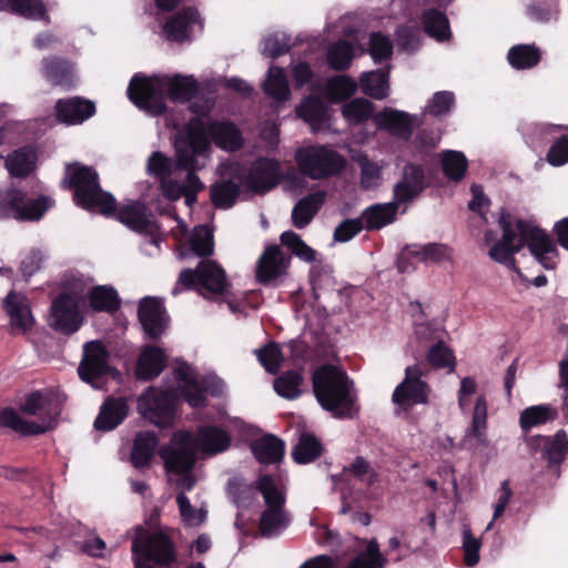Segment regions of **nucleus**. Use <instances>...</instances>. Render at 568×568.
Here are the masks:
<instances>
[{
    "label": "nucleus",
    "instance_id": "bf43d9fd",
    "mask_svg": "<svg viewBox=\"0 0 568 568\" xmlns=\"http://www.w3.org/2000/svg\"><path fill=\"white\" fill-rule=\"evenodd\" d=\"M342 112L347 122L358 124L372 115L373 104L364 98H357L344 104Z\"/></svg>",
    "mask_w": 568,
    "mask_h": 568
},
{
    "label": "nucleus",
    "instance_id": "6ab92c4d",
    "mask_svg": "<svg viewBox=\"0 0 568 568\" xmlns=\"http://www.w3.org/2000/svg\"><path fill=\"white\" fill-rule=\"evenodd\" d=\"M187 132L203 134L210 143V139L221 149L235 151L243 144L239 129L230 122L202 123L201 130L190 129Z\"/></svg>",
    "mask_w": 568,
    "mask_h": 568
},
{
    "label": "nucleus",
    "instance_id": "5701e85b",
    "mask_svg": "<svg viewBox=\"0 0 568 568\" xmlns=\"http://www.w3.org/2000/svg\"><path fill=\"white\" fill-rule=\"evenodd\" d=\"M41 72L50 84L64 90L75 88L78 82L73 65L68 60L59 57H47L42 59Z\"/></svg>",
    "mask_w": 568,
    "mask_h": 568
},
{
    "label": "nucleus",
    "instance_id": "09e8293b",
    "mask_svg": "<svg viewBox=\"0 0 568 568\" xmlns=\"http://www.w3.org/2000/svg\"><path fill=\"white\" fill-rule=\"evenodd\" d=\"M544 442V454L551 463L562 460L568 446V438L565 430H558L554 437L535 436L532 444Z\"/></svg>",
    "mask_w": 568,
    "mask_h": 568
},
{
    "label": "nucleus",
    "instance_id": "e433bc0d",
    "mask_svg": "<svg viewBox=\"0 0 568 568\" xmlns=\"http://www.w3.org/2000/svg\"><path fill=\"white\" fill-rule=\"evenodd\" d=\"M158 437L153 432H140L136 434L131 452V463L140 468L148 466L154 456Z\"/></svg>",
    "mask_w": 568,
    "mask_h": 568
},
{
    "label": "nucleus",
    "instance_id": "4d7b16f0",
    "mask_svg": "<svg viewBox=\"0 0 568 568\" xmlns=\"http://www.w3.org/2000/svg\"><path fill=\"white\" fill-rule=\"evenodd\" d=\"M281 244L286 246L298 258L307 263H312L316 260V252L293 231L282 233Z\"/></svg>",
    "mask_w": 568,
    "mask_h": 568
},
{
    "label": "nucleus",
    "instance_id": "2f4dec72",
    "mask_svg": "<svg viewBox=\"0 0 568 568\" xmlns=\"http://www.w3.org/2000/svg\"><path fill=\"white\" fill-rule=\"evenodd\" d=\"M196 447L204 454L213 456L226 450L231 445V436L216 426H203L197 430Z\"/></svg>",
    "mask_w": 568,
    "mask_h": 568
},
{
    "label": "nucleus",
    "instance_id": "ddd939ff",
    "mask_svg": "<svg viewBox=\"0 0 568 568\" xmlns=\"http://www.w3.org/2000/svg\"><path fill=\"white\" fill-rule=\"evenodd\" d=\"M184 287H197L206 290L209 293L221 294L227 286L225 272L213 261H202L195 271L190 268L180 273L176 285L172 293L176 295Z\"/></svg>",
    "mask_w": 568,
    "mask_h": 568
},
{
    "label": "nucleus",
    "instance_id": "c9c22d12",
    "mask_svg": "<svg viewBox=\"0 0 568 568\" xmlns=\"http://www.w3.org/2000/svg\"><path fill=\"white\" fill-rule=\"evenodd\" d=\"M255 458L262 464H274L284 456V443L273 435L263 436L251 445Z\"/></svg>",
    "mask_w": 568,
    "mask_h": 568
},
{
    "label": "nucleus",
    "instance_id": "58836bf2",
    "mask_svg": "<svg viewBox=\"0 0 568 568\" xmlns=\"http://www.w3.org/2000/svg\"><path fill=\"white\" fill-rule=\"evenodd\" d=\"M397 203L376 204L366 209L361 220L367 230H379L395 220Z\"/></svg>",
    "mask_w": 568,
    "mask_h": 568
},
{
    "label": "nucleus",
    "instance_id": "f257e3e1",
    "mask_svg": "<svg viewBox=\"0 0 568 568\" xmlns=\"http://www.w3.org/2000/svg\"><path fill=\"white\" fill-rule=\"evenodd\" d=\"M174 149V160L156 151L150 155L146 164L149 174L160 180L163 194L171 200L181 197L184 187L181 184L182 173L203 166L197 158L207 155L210 144L203 134L181 132L175 139Z\"/></svg>",
    "mask_w": 568,
    "mask_h": 568
},
{
    "label": "nucleus",
    "instance_id": "13d9d810",
    "mask_svg": "<svg viewBox=\"0 0 568 568\" xmlns=\"http://www.w3.org/2000/svg\"><path fill=\"white\" fill-rule=\"evenodd\" d=\"M353 55V47L346 40H339L333 43L327 51L328 63L331 68L336 70H344L348 68Z\"/></svg>",
    "mask_w": 568,
    "mask_h": 568
},
{
    "label": "nucleus",
    "instance_id": "f03ea898",
    "mask_svg": "<svg viewBox=\"0 0 568 568\" xmlns=\"http://www.w3.org/2000/svg\"><path fill=\"white\" fill-rule=\"evenodd\" d=\"M503 237L489 250L491 260L510 268H516L514 255L527 245L536 260L547 270L557 264V247L550 237L531 222L517 220L511 224L505 216L500 217Z\"/></svg>",
    "mask_w": 568,
    "mask_h": 568
},
{
    "label": "nucleus",
    "instance_id": "7ed1b4c3",
    "mask_svg": "<svg viewBox=\"0 0 568 568\" xmlns=\"http://www.w3.org/2000/svg\"><path fill=\"white\" fill-rule=\"evenodd\" d=\"M197 91L193 77L175 74L143 77L135 74L128 87L129 99L141 110L151 115L165 112V94L172 101L184 102Z\"/></svg>",
    "mask_w": 568,
    "mask_h": 568
},
{
    "label": "nucleus",
    "instance_id": "e2e57ef3",
    "mask_svg": "<svg viewBox=\"0 0 568 568\" xmlns=\"http://www.w3.org/2000/svg\"><path fill=\"white\" fill-rule=\"evenodd\" d=\"M176 504L179 506L181 518L186 526L196 527L204 523L206 511L202 508H193L184 493H180L176 496Z\"/></svg>",
    "mask_w": 568,
    "mask_h": 568
},
{
    "label": "nucleus",
    "instance_id": "b1692460",
    "mask_svg": "<svg viewBox=\"0 0 568 568\" xmlns=\"http://www.w3.org/2000/svg\"><path fill=\"white\" fill-rule=\"evenodd\" d=\"M230 179L223 178L221 181L211 186V200L219 209H229L234 205L239 194L240 186L243 185L240 178L241 165L239 163H231L227 166Z\"/></svg>",
    "mask_w": 568,
    "mask_h": 568
},
{
    "label": "nucleus",
    "instance_id": "3c124183",
    "mask_svg": "<svg viewBox=\"0 0 568 568\" xmlns=\"http://www.w3.org/2000/svg\"><path fill=\"white\" fill-rule=\"evenodd\" d=\"M386 564L385 557L379 550L376 539H371L364 551L359 552L346 568H384Z\"/></svg>",
    "mask_w": 568,
    "mask_h": 568
},
{
    "label": "nucleus",
    "instance_id": "864d4df0",
    "mask_svg": "<svg viewBox=\"0 0 568 568\" xmlns=\"http://www.w3.org/2000/svg\"><path fill=\"white\" fill-rule=\"evenodd\" d=\"M302 382L303 378L300 373L290 371L275 378L274 389L280 396L286 399H295L302 393Z\"/></svg>",
    "mask_w": 568,
    "mask_h": 568
},
{
    "label": "nucleus",
    "instance_id": "f704fd0d",
    "mask_svg": "<svg viewBox=\"0 0 568 568\" xmlns=\"http://www.w3.org/2000/svg\"><path fill=\"white\" fill-rule=\"evenodd\" d=\"M128 415V405L125 399H108L101 407L98 417L94 420V427L99 430H112L120 425Z\"/></svg>",
    "mask_w": 568,
    "mask_h": 568
},
{
    "label": "nucleus",
    "instance_id": "f8f14e48",
    "mask_svg": "<svg viewBox=\"0 0 568 568\" xmlns=\"http://www.w3.org/2000/svg\"><path fill=\"white\" fill-rule=\"evenodd\" d=\"M196 443L189 432H176L170 443L160 452L169 473L184 474L191 471L196 460Z\"/></svg>",
    "mask_w": 568,
    "mask_h": 568
},
{
    "label": "nucleus",
    "instance_id": "412c9836",
    "mask_svg": "<svg viewBox=\"0 0 568 568\" xmlns=\"http://www.w3.org/2000/svg\"><path fill=\"white\" fill-rule=\"evenodd\" d=\"M139 320L150 338H158L168 326V315L160 300L144 297L139 305Z\"/></svg>",
    "mask_w": 568,
    "mask_h": 568
},
{
    "label": "nucleus",
    "instance_id": "cd10ccee",
    "mask_svg": "<svg viewBox=\"0 0 568 568\" xmlns=\"http://www.w3.org/2000/svg\"><path fill=\"white\" fill-rule=\"evenodd\" d=\"M487 402L485 396L476 398L471 423L464 436V445L468 448L486 447L487 440Z\"/></svg>",
    "mask_w": 568,
    "mask_h": 568
},
{
    "label": "nucleus",
    "instance_id": "a19ab883",
    "mask_svg": "<svg viewBox=\"0 0 568 568\" xmlns=\"http://www.w3.org/2000/svg\"><path fill=\"white\" fill-rule=\"evenodd\" d=\"M7 8L30 20H40L50 23V16L42 0H8Z\"/></svg>",
    "mask_w": 568,
    "mask_h": 568
},
{
    "label": "nucleus",
    "instance_id": "0e129e2a",
    "mask_svg": "<svg viewBox=\"0 0 568 568\" xmlns=\"http://www.w3.org/2000/svg\"><path fill=\"white\" fill-rule=\"evenodd\" d=\"M455 104V95L452 91L436 92L426 105V112L434 116H443L450 112Z\"/></svg>",
    "mask_w": 568,
    "mask_h": 568
},
{
    "label": "nucleus",
    "instance_id": "c85d7f7f",
    "mask_svg": "<svg viewBox=\"0 0 568 568\" xmlns=\"http://www.w3.org/2000/svg\"><path fill=\"white\" fill-rule=\"evenodd\" d=\"M413 120L408 113L392 108H386L374 115V122L379 129L405 140L412 135Z\"/></svg>",
    "mask_w": 568,
    "mask_h": 568
},
{
    "label": "nucleus",
    "instance_id": "603ef678",
    "mask_svg": "<svg viewBox=\"0 0 568 568\" xmlns=\"http://www.w3.org/2000/svg\"><path fill=\"white\" fill-rule=\"evenodd\" d=\"M357 83L347 75H335L326 81L325 90L331 101L345 100L353 95Z\"/></svg>",
    "mask_w": 568,
    "mask_h": 568
},
{
    "label": "nucleus",
    "instance_id": "69168bd1",
    "mask_svg": "<svg viewBox=\"0 0 568 568\" xmlns=\"http://www.w3.org/2000/svg\"><path fill=\"white\" fill-rule=\"evenodd\" d=\"M345 471H349L357 480L366 486H372L377 480V473L363 457L357 456Z\"/></svg>",
    "mask_w": 568,
    "mask_h": 568
},
{
    "label": "nucleus",
    "instance_id": "c756f323",
    "mask_svg": "<svg viewBox=\"0 0 568 568\" xmlns=\"http://www.w3.org/2000/svg\"><path fill=\"white\" fill-rule=\"evenodd\" d=\"M405 258H415L423 263H440L450 258V248L445 244L438 243L408 245L398 260V268L400 272L406 271V266H404Z\"/></svg>",
    "mask_w": 568,
    "mask_h": 568
},
{
    "label": "nucleus",
    "instance_id": "a18cd8bd",
    "mask_svg": "<svg viewBox=\"0 0 568 568\" xmlns=\"http://www.w3.org/2000/svg\"><path fill=\"white\" fill-rule=\"evenodd\" d=\"M264 92L276 101H286L291 92L284 71L280 67L268 69L267 79L264 82Z\"/></svg>",
    "mask_w": 568,
    "mask_h": 568
},
{
    "label": "nucleus",
    "instance_id": "9d476101",
    "mask_svg": "<svg viewBox=\"0 0 568 568\" xmlns=\"http://www.w3.org/2000/svg\"><path fill=\"white\" fill-rule=\"evenodd\" d=\"M132 556L142 557L146 562L160 567H170L176 561V552L170 538L163 532L149 534L144 528L136 527L132 542Z\"/></svg>",
    "mask_w": 568,
    "mask_h": 568
},
{
    "label": "nucleus",
    "instance_id": "4be33fe9",
    "mask_svg": "<svg viewBox=\"0 0 568 568\" xmlns=\"http://www.w3.org/2000/svg\"><path fill=\"white\" fill-rule=\"evenodd\" d=\"M196 28L202 29L199 13L189 8L172 16L164 24L163 32L169 41L181 43L190 40Z\"/></svg>",
    "mask_w": 568,
    "mask_h": 568
},
{
    "label": "nucleus",
    "instance_id": "423d86ee",
    "mask_svg": "<svg viewBox=\"0 0 568 568\" xmlns=\"http://www.w3.org/2000/svg\"><path fill=\"white\" fill-rule=\"evenodd\" d=\"M62 183L74 191V201L79 206L104 215L115 212V199L100 187L94 169L78 162L68 164Z\"/></svg>",
    "mask_w": 568,
    "mask_h": 568
},
{
    "label": "nucleus",
    "instance_id": "393cba45",
    "mask_svg": "<svg viewBox=\"0 0 568 568\" xmlns=\"http://www.w3.org/2000/svg\"><path fill=\"white\" fill-rule=\"evenodd\" d=\"M6 312L10 318L11 329L14 334H24L33 325L29 302L22 294L10 292L3 301Z\"/></svg>",
    "mask_w": 568,
    "mask_h": 568
},
{
    "label": "nucleus",
    "instance_id": "dca6fc26",
    "mask_svg": "<svg viewBox=\"0 0 568 568\" xmlns=\"http://www.w3.org/2000/svg\"><path fill=\"white\" fill-rule=\"evenodd\" d=\"M424 373V369L419 365L406 367L405 378L396 386L392 396L396 405L406 408L427 403L429 388L427 384L422 381Z\"/></svg>",
    "mask_w": 568,
    "mask_h": 568
},
{
    "label": "nucleus",
    "instance_id": "79ce46f5",
    "mask_svg": "<svg viewBox=\"0 0 568 568\" xmlns=\"http://www.w3.org/2000/svg\"><path fill=\"white\" fill-rule=\"evenodd\" d=\"M361 87L364 93L376 99H385L388 94V73L384 70L363 73Z\"/></svg>",
    "mask_w": 568,
    "mask_h": 568
},
{
    "label": "nucleus",
    "instance_id": "473e14b6",
    "mask_svg": "<svg viewBox=\"0 0 568 568\" xmlns=\"http://www.w3.org/2000/svg\"><path fill=\"white\" fill-rule=\"evenodd\" d=\"M166 364L164 352L156 346H146L140 354L136 376L143 381H150L159 376Z\"/></svg>",
    "mask_w": 568,
    "mask_h": 568
},
{
    "label": "nucleus",
    "instance_id": "1a4fd4ad",
    "mask_svg": "<svg viewBox=\"0 0 568 568\" xmlns=\"http://www.w3.org/2000/svg\"><path fill=\"white\" fill-rule=\"evenodd\" d=\"M174 375L179 382V389L192 407L205 405L206 394L217 396L223 392L224 383L215 376L197 377L194 369L183 363L176 366Z\"/></svg>",
    "mask_w": 568,
    "mask_h": 568
},
{
    "label": "nucleus",
    "instance_id": "de8ad7c7",
    "mask_svg": "<svg viewBox=\"0 0 568 568\" xmlns=\"http://www.w3.org/2000/svg\"><path fill=\"white\" fill-rule=\"evenodd\" d=\"M322 452V445L314 435L302 434L293 448L292 456L297 464H307L316 459Z\"/></svg>",
    "mask_w": 568,
    "mask_h": 568
},
{
    "label": "nucleus",
    "instance_id": "37998d69",
    "mask_svg": "<svg viewBox=\"0 0 568 568\" xmlns=\"http://www.w3.org/2000/svg\"><path fill=\"white\" fill-rule=\"evenodd\" d=\"M423 26L424 31L437 41H444L450 37L448 19L443 12L436 9L424 12Z\"/></svg>",
    "mask_w": 568,
    "mask_h": 568
},
{
    "label": "nucleus",
    "instance_id": "774afa93",
    "mask_svg": "<svg viewBox=\"0 0 568 568\" xmlns=\"http://www.w3.org/2000/svg\"><path fill=\"white\" fill-rule=\"evenodd\" d=\"M369 53L375 62L390 58L393 44L388 37L377 32L371 36Z\"/></svg>",
    "mask_w": 568,
    "mask_h": 568
},
{
    "label": "nucleus",
    "instance_id": "4468645a",
    "mask_svg": "<svg viewBox=\"0 0 568 568\" xmlns=\"http://www.w3.org/2000/svg\"><path fill=\"white\" fill-rule=\"evenodd\" d=\"M82 298V291L59 294L51 305L50 326L63 334L77 332L82 324V317L79 312V301Z\"/></svg>",
    "mask_w": 568,
    "mask_h": 568
},
{
    "label": "nucleus",
    "instance_id": "0eeeda50",
    "mask_svg": "<svg viewBox=\"0 0 568 568\" xmlns=\"http://www.w3.org/2000/svg\"><path fill=\"white\" fill-rule=\"evenodd\" d=\"M257 488L265 503V509L260 517L258 532L264 538H275L291 523V516L285 509V496L275 480L268 475H263L258 478Z\"/></svg>",
    "mask_w": 568,
    "mask_h": 568
},
{
    "label": "nucleus",
    "instance_id": "bb28decb",
    "mask_svg": "<svg viewBox=\"0 0 568 568\" xmlns=\"http://www.w3.org/2000/svg\"><path fill=\"white\" fill-rule=\"evenodd\" d=\"M57 118L60 122L67 124H80L93 116L95 105L92 101L73 97L60 99L55 104Z\"/></svg>",
    "mask_w": 568,
    "mask_h": 568
},
{
    "label": "nucleus",
    "instance_id": "6e6d98bb",
    "mask_svg": "<svg viewBox=\"0 0 568 568\" xmlns=\"http://www.w3.org/2000/svg\"><path fill=\"white\" fill-rule=\"evenodd\" d=\"M353 160L361 168V185L362 187L369 190L376 187L381 182V166L369 161L367 155L358 153L353 155Z\"/></svg>",
    "mask_w": 568,
    "mask_h": 568
},
{
    "label": "nucleus",
    "instance_id": "4c0bfd02",
    "mask_svg": "<svg viewBox=\"0 0 568 568\" xmlns=\"http://www.w3.org/2000/svg\"><path fill=\"white\" fill-rule=\"evenodd\" d=\"M324 197L323 192H317L300 200L292 211L293 225L297 229L305 227L322 206Z\"/></svg>",
    "mask_w": 568,
    "mask_h": 568
},
{
    "label": "nucleus",
    "instance_id": "a211bd4d",
    "mask_svg": "<svg viewBox=\"0 0 568 568\" xmlns=\"http://www.w3.org/2000/svg\"><path fill=\"white\" fill-rule=\"evenodd\" d=\"M240 178L243 185L247 189L254 192L264 193L273 189L278 183V162L271 159H258L247 171H244L241 166Z\"/></svg>",
    "mask_w": 568,
    "mask_h": 568
},
{
    "label": "nucleus",
    "instance_id": "052dcab7",
    "mask_svg": "<svg viewBox=\"0 0 568 568\" xmlns=\"http://www.w3.org/2000/svg\"><path fill=\"white\" fill-rule=\"evenodd\" d=\"M191 246L199 256H209L214 250L213 233L206 225H197L191 235Z\"/></svg>",
    "mask_w": 568,
    "mask_h": 568
},
{
    "label": "nucleus",
    "instance_id": "c03bdc74",
    "mask_svg": "<svg viewBox=\"0 0 568 568\" xmlns=\"http://www.w3.org/2000/svg\"><path fill=\"white\" fill-rule=\"evenodd\" d=\"M36 166V155L31 150L20 149L8 155L6 168L16 178L29 175Z\"/></svg>",
    "mask_w": 568,
    "mask_h": 568
},
{
    "label": "nucleus",
    "instance_id": "aec40b11",
    "mask_svg": "<svg viewBox=\"0 0 568 568\" xmlns=\"http://www.w3.org/2000/svg\"><path fill=\"white\" fill-rule=\"evenodd\" d=\"M288 263L290 257L278 245H267L257 261L256 277L263 284H271L285 273Z\"/></svg>",
    "mask_w": 568,
    "mask_h": 568
},
{
    "label": "nucleus",
    "instance_id": "39448f33",
    "mask_svg": "<svg viewBox=\"0 0 568 568\" xmlns=\"http://www.w3.org/2000/svg\"><path fill=\"white\" fill-rule=\"evenodd\" d=\"M64 396L58 390H37L30 393L20 409L22 413L38 417L37 422L27 420L16 410H0V426L11 428L22 435H39L55 427L61 414Z\"/></svg>",
    "mask_w": 568,
    "mask_h": 568
},
{
    "label": "nucleus",
    "instance_id": "a878e982",
    "mask_svg": "<svg viewBox=\"0 0 568 568\" xmlns=\"http://www.w3.org/2000/svg\"><path fill=\"white\" fill-rule=\"evenodd\" d=\"M425 185L422 166L407 164L404 166L402 180L394 186V201L397 204L409 202L422 193Z\"/></svg>",
    "mask_w": 568,
    "mask_h": 568
},
{
    "label": "nucleus",
    "instance_id": "9b49d317",
    "mask_svg": "<svg viewBox=\"0 0 568 568\" xmlns=\"http://www.w3.org/2000/svg\"><path fill=\"white\" fill-rule=\"evenodd\" d=\"M53 204L48 196L27 200L19 190L10 189L0 192V220L37 221Z\"/></svg>",
    "mask_w": 568,
    "mask_h": 568
},
{
    "label": "nucleus",
    "instance_id": "2eb2a0df",
    "mask_svg": "<svg viewBox=\"0 0 568 568\" xmlns=\"http://www.w3.org/2000/svg\"><path fill=\"white\" fill-rule=\"evenodd\" d=\"M139 413L159 427H169L174 419V403L166 392L150 388L138 399Z\"/></svg>",
    "mask_w": 568,
    "mask_h": 568
},
{
    "label": "nucleus",
    "instance_id": "7c9ffc66",
    "mask_svg": "<svg viewBox=\"0 0 568 568\" xmlns=\"http://www.w3.org/2000/svg\"><path fill=\"white\" fill-rule=\"evenodd\" d=\"M116 219L138 233L153 234L156 229L154 222L146 213V207L140 202L120 207L116 212Z\"/></svg>",
    "mask_w": 568,
    "mask_h": 568
},
{
    "label": "nucleus",
    "instance_id": "72a5a7b5",
    "mask_svg": "<svg viewBox=\"0 0 568 568\" xmlns=\"http://www.w3.org/2000/svg\"><path fill=\"white\" fill-rule=\"evenodd\" d=\"M300 118L307 122L313 131H320L328 126V112L325 103L317 97L306 98L296 108Z\"/></svg>",
    "mask_w": 568,
    "mask_h": 568
},
{
    "label": "nucleus",
    "instance_id": "6e6552de",
    "mask_svg": "<svg viewBox=\"0 0 568 568\" xmlns=\"http://www.w3.org/2000/svg\"><path fill=\"white\" fill-rule=\"evenodd\" d=\"M295 161L300 171L313 180L338 174L346 165L344 156L324 146L298 149L295 153Z\"/></svg>",
    "mask_w": 568,
    "mask_h": 568
},
{
    "label": "nucleus",
    "instance_id": "680f3d73",
    "mask_svg": "<svg viewBox=\"0 0 568 568\" xmlns=\"http://www.w3.org/2000/svg\"><path fill=\"white\" fill-rule=\"evenodd\" d=\"M255 354L258 362L270 374H276L283 362V354L275 343H268L264 347L256 349Z\"/></svg>",
    "mask_w": 568,
    "mask_h": 568
},
{
    "label": "nucleus",
    "instance_id": "49530a36",
    "mask_svg": "<svg viewBox=\"0 0 568 568\" xmlns=\"http://www.w3.org/2000/svg\"><path fill=\"white\" fill-rule=\"evenodd\" d=\"M557 410L550 405L530 406L520 414L519 425L524 432L555 419Z\"/></svg>",
    "mask_w": 568,
    "mask_h": 568
},
{
    "label": "nucleus",
    "instance_id": "20e7f679",
    "mask_svg": "<svg viewBox=\"0 0 568 568\" xmlns=\"http://www.w3.org/2000/svg\"><path fill=\"white\" fill-rule=\"evenodd\" d=\"M313 393L335 418H353L359 410L354 382L337 366L325 364L313 373Z\"/></svg>",
    "mask_w": 568,
    "mask_h": 568
},
{
    "label": "nucleus",
    "instance_id": "5fc2aeb1",
    "mask_svg": "<svg viewBox=\"0 0 568 568\" xmlns=\"http://www.w3.org/2000/svg\"><path fill=\"white\" fill-rule=\"evenodd\" d=\"M442 166L444 174L448 179L459 181L467 169V160L462 152L445 151L442 154Z\"/></svg>",
    "mask_w": 568,
    "mask_h": 568
},
{
    "label": "nucleus",
    "instance_id": "ea45409f",
    "mask_svg": "<svg viewBox=\"0 0 568 568\" xmlns=\"http://www.w3.org/2000/svg\"><path fill=\"white\" fill-rule=\"evenodd\" d=\"M540 50L532 44H517L509 49L507 59L517 70L531 69L540 61Z\"/></svg>",
    "mask_w": 568,
    "mask_h": 568
},
{
    "label": "nucleus",
    "instance_id": "f3484780",
    "mask_svg": "<svg viewBox=\"0 0 568 568\" xmlns=\"http://www.w3.org/2000/svg\"><path fill=\"white\" fill-rule=\"evenodd\" d=\"M108 351L101 342L92 341L83 346V358L78 367L80 378L99 387L100 378L109 371Z\"/></svg>",
    "mask_w": 568,
    "mask_h": 568
},
{
    "label": "nucleus",
    "instance_id": "8fccbe9b",
    "mask_svg": "<svg viewBox=\"0 0 568 568\" xmlns=\"http://www.w3.org/2000/svg\"><path fill=\"white\" fill-rule=\"evenodd\" d=\"M90 304L95 311L114 312L119 308L118 293L110 286H97L89 293Z\"/></svg>",
    "mask_w": 568,
    "mask_h": 568
},
{
    "label": "nucleus",
    "instance_id": "338daca9",
    "mask_svg": "<svg viewBox=\"0 0 568 568\" xmlns=\"http://www.w3.org/2000/svg\"><path fill=\"white\" fill-rule=\"evenodd\" d=\"M428 363L437 368L450 367L454 369V355L452 351L442 342L433 345L427 352Z\"/></svg>",
    "mask_w": 568,
    "mask_h": 568
}]
</instances>
